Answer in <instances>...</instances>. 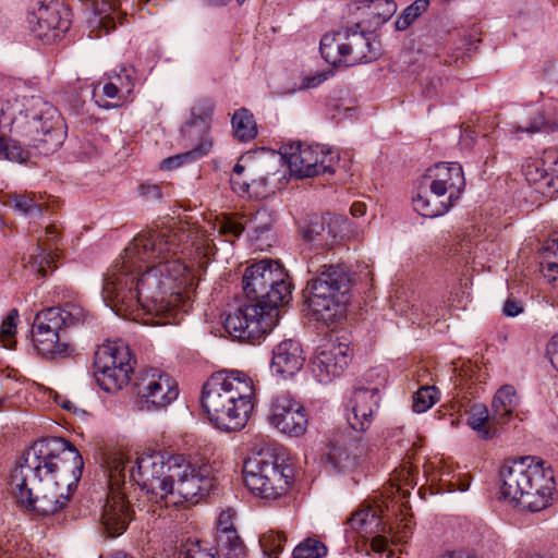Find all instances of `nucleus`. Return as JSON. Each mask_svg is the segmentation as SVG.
Returning <instances> with one entry per match:
<instances>
[{"mask_svg":"<svg viewBox=\"0 0 558 558\" xmlns=\"http://www.w3.org/2000/svg\"><path fill=\"white\" fill-rule=\"evenodd\" d=\"M66 324L63 316H35L32 341L39 355L48 360L70 356L73 348L60 340L59 331Z\"/></svg>","mask_w":558,"mask_h":558,"instance_id":"17","label":"nucleus"},{"mask_svg":"<svg viewBox=\"0 0 558 558\" xmlns=\"http://www.w3.org/2000/svg\"><path fill=\"white\" fill-rule=\"evenodd\" d=\"M274 223V216L267 208H260L245 219L244 223L231 218L221 219L217 229L225 241L233 242L244 230L252 241H264L269 239V233Z\"/></svg>","mask_w":558,"mask_h":558,"instance_id":"20","label":"nucleus"},{"mask_svg":"<svg viewBox=\"0 0 558 558\" xmlns=\"http://www.w3.org/2000/svg\"><path fill=\"white\" fill-rule=\"evenodd\" d=\"M543 465V461L530 456L505 463L500 470V499L519 506L532 482L544 480L539 475Z\"/></svg>","mask_w":558,"mask_h":558,"instance_id":"12","label":"nucleus"},{"mask_svg":"<svg viewBox=\"0 0 558 558\" xmlns=\"http://www.w3.org/2000/svg\"><path fill=\"white\" fill-rule=\"evenodd\" d=\"M332 446V456L335 459L339 461L349 460L352 458L355 460L359 457H362L366 453V446L362 442L360 438L357 441L354 439H343L341 442L331 441Z\"/></svg>","mask_w":558,"mask_h":558,"instance_id":"40","label":"nucleus"},{"mask_svg":"<svg viewBox=\"0 0 558 558\" xmlns=\"http://www.w3.org/2000/svg\"><path fill=\"white\" fill-rule=\"evenodd\" d=\"M466 422L468 425L476 430L484 439H489L495 434V432L492 430V426L496 424V422L492 420L484 404H474L468 412Z\"/></svg>","mask_w":558,"mask_h":558,"instance_id":"34","label":"nucleus"},{"mask_svg":"<svg viewBox=\"0 0 558 558\" xmlns=\"http://www.w3.org/2000/svg\"><path fill=\"white\" fill-rule=\"evenodd\" d=\"M243 478L255 496L275 500L288 492L292 469L277 456L258 453L244 461Z\"/></svg>","mask_w":558,"mask_h":558,"instance_id":"8","label":"nucleus"},{"mask_svg":"<svg viewBox=\"0 0 558 558\" xmlns=\"http://www.w3.org/2000/svg\"><path fill=\"white\" fill-rule=\"evenodd\" d=\"M352 356L353 350L348 343L325 338L311 359L312 373L320 384L331 383L345 372Z\"/></svg>","mask_w":558,"mask_h":558,"instance_id":"15","label":"nucleus"},{"mask_svg":"<svg viewBox=\"0 0 558 558\" xmlns=\"http://www.w3.org/2000/svg\"><path fill=\"white\" fill-rule=\"evenodd\" d=\"M9 205L21 215L37 218L40 217L44 207L43 204L36 199L35 194H13L9 198Z\"/></svg>","mask_w":558,"mask_h":558,"instance_id":"37","label":"nucleus"},{"mask_svg":"<svg viewBox=\"0 0 558 558\" xmlns=\"http://www.w3.org/2000/svg\"><path fill=\"white\" fill-rule=\"evenodd\" d=\"M217 546L225 558H244L246 547L236 532L217 534Z\"/></svg>","mask_w":558,"mask_h":558,"instance_id":"38","label":"nucleus"},{"mask_svg":"<svg viewBox=\"0 0 558 558\" xmlns=\"http://www.w3.org/2000/svg\"><path fill=\"white\" fill-rule=\"evenodd\" d=\"M235 511L227 509L220 512L217 520V534H230L236 532L233 526Z\"/></svg>","mask_w":558,"mask_h":558,"instance_id":"52","label":"nucleus"},{"mask_svg":"<svg viewBox=\"0 0 558 558\" xmlns=\"http://www.w3.org/2000/svg\"><path fill=\"white\" fill-rule=\"evenodd\" d=\"M58 233L59 230L54 225L48 226L45 230V240L40 239L38 242L40 253L29 260L31 269L41 277L48 275V268L54 263L56 255L52 253V248Z\"/></svg>","mask_w":558,"mask_h":558,"instance_id":"27","label":"nucleus"},{"mask_svg":"<svg viewBox=\"0 0 558 558\" xmlns=\"http://www.w3.org/2000/svg\"><path fill=\"white\" fill-rule=\"evenodd\" d=\"M417 17L418 13H416V8H411L409 5L396 21V28L398 31H403L408 28Z\"/></svg>","mask_w":558,"mask_h":558,"instance_id":"55","label":"nucleus"},{"mask_svg":"<svg viewBox=\"0 0 558 558\" xmlns=\"http://www.w3.org/2000/svg\"><path fill=\"white\" fill-rule=\"evenodd\" d=\"M102 95H98L97 87L94 88V97L96 104L104 109L118 108L126 101V96H123L116 82H108L102 86Z\"/></svg>","mask_w":558,"mask_h":558,"instance_id":"39","label":"nucleus"},{"mask_svg":"<svg viewBox=\"0 0 558 558\" xmlns=\"http://www.w3.org/2000/svg\"><path fill=\"white\" fill-rule=\"evenodd\" d=\"M287 542L284 533H275L272 531L265 533L260 538V546L265 556L278 558Z\"/></svg>","mask_w":558,"mask_h":558,"instance_id":"46","label":"nucleus"},{"mask_svg":"<svg viewBox=\"0 0 558 558\" xmlns=\"http://www.w3.org/2000/svg\"><path fill=\"white\" fill-rule=\"evenodd\" d=\"M268 422L281 434L298 438L305 435L308 416L299 400L289 393H281L270 402Z\"/></svg>","mask_w":558,"mask_h":558,"instance_id":"16","label":"nucleus"},{"mask_svg":"<svg viewBox=\"0 0 558 558\" xmlns=\"http://www.w3.org/2000/svg\"><path fill=\"white\" fill-rule=\"evenodd\" d=\"M336 316H328L327 318H320V316H311L308 326L313 327L317 333H328L333 330L336 324Z\"/></svg>","mask_w":558,"mask_h":558,"instance_id":"54","label":"nucleus"},{"mask_svg":"<svg viewBox=\"0 0 558 558\" xmlns=\"http://www.w3.org/2000/svg\"><path fill=\"white\" fill-rule=\"evenodd\" d=\"M544 162L550 163L549 179L547 180L548 192L553 194H558V151H545Z\"/></svg>","mask_w":558,"mask_h":558,"instance_id":"48","label":"nucleus"},{"mask_svg":"<svg viewBox=\"0 0 558 558\" xmlns=\"http://www.w3.org/2000/svg\"><path fill=\"white\" fill-rule=\"evenodd\" d=\"M29 153L17 142L8 140L0 135V159L13 162H25Z\"/></svg>","mask_w":558,"mask_h":558,"instance_id":"43","label":"nucleus"},{"mask_svg":"<svg viewBox=\"0 0 558 558\" xmlns=\"http://www.w3.org/2000/svg\"><path fill=\"white\" fill-rule=\"evenodd\" d=\"M231 184L238 193L247 194L248 196H260L264 194L262 189L267 185V178L265 174L259 173L256 166H254L253 169H248V173L245 174L243 180L233 178Z\"/></svg>","mask_w":558,"mask_h":558,"instance_id":"32","label":"nucleus"},{"mask_svg":"<svg viewBox=\"0 0 558 558\" xmlns=\"http://www.w3.org/2000/svg\"><path fill=\"white\" fill-rule=\"evenodd\" d=\"M378 507L367 506L355 511L348 520L350 527L356 532L372 533V527H378L381 524V518Z\"/></svg>","mask_w":558,"mask_h":558,"instance_id":"33","label":"nucleus"},{"mask_svg":"<svg viewBox=\"0 0 558 558\" xmlns=\"http://www.w3.org/2000/svg\"><path fill=\"white\" fill-rule=\"evenodd\" d=\"M2 116L11 120L12 130L29 138L46 155L53 153L62 143L57 131L59 112L40 96L15 99L2 109Z\"/></svg>","mask_w":558,"mask_h":558,"instance_id":"5","label":"nucleus"},{"mask_svg":"<svg viewBox=\"0 0 558 558\" xmlns=\"http://www.w3.org/2000/svg\"><path fill=\"white\" fill-rule=\"evenodd\" d=\"M539 475H542L544 480L533 481L531 489L524 493L519 505L523 509L532 512L542 511L549 507L556 488L554 472L550 468L543 465L539 470Z\"/></svg>","mask_w":558,"mask_h":558,"instance_id":"25","label":"nucleus"},{"mask_svg":"<svg viewBox=\"0 0 558 558\" xmlns=\"http://www.w3.org/2000/svg\"><path fill=\"white\" fill-rule=\"evenodd\" d=\"M325 228L323 223H314L306 230V238L310 241H314L316 236H319L322 234V231H324Z\"/></svg>","mask_w":558,"mask_h":558,"instance_id":"63","label":"nucleus"},{"mask_svg":"<svg viewBox=\"0 0 558 558\" xmlns=\"http://www.w3.org/2000/svg\"><path fill=\"white\" fill-rule=\"evenodd\" d=\"M234 136L241 142H248L257 135V126L252 113L245 108L234 112L232 117Z\"/></svg>","mask_w":558,"mask_h":558,"instance_id":"36","label":"nucleus"},{"mask_svg":"<svg viewBox=\"0 0 558 558\" xmlns=\"http://www.w3.org/2000/svg\"><path fill=\"white\" fill-rule=\"evenodd\" d=\"M424 184L427 189L413 198L414 209L423 217L442 216L456 204L465 187L462 167L458 162H439L427 169Z\"/></svg>","mask_w":558,"mask_h":558,"instance_id":"6","label":"nucleus"},{"mask_svg":"<svg viewBox=\"0 0 558 558\" xmlns=\"http://www.w3.org/2000/svg\"><path fill=\"white\" fill-rule=\"evenodd\" d=\"M167 470L170 485L167 486L166 498L171 497L174 505L196 502V498L207 494L213 486L211 466L192 463L182 454L169 457Z\"/></svg>","mask_w":558,"mask_h":558,"instance_id":"9","label":"nucleus"},{"mask_svg":"<svg viewBox=\"0 0 558 558\" xmlns=\"http://www.w3.org/2000/svg\"><path fill=\"white\" fill-rule=\"evenodd\" d=\"M327 555V547L316 538L302 541L293 550V558H322Z\"/></svg>","mask_w":558,"mask_h":558,"instance_id":"44","label":"nucleus"},{"mask_svg":"<svg viewBox=\"0 0 558 558\" xmlns=\"http://www.w3.org/2000/svg\"><path fill=\"white\" fill-rule=\"evenodd\" d=\"M213 148V138L208 135H205L201 138V142L192 149L163 159L161 162V168L166 170H172L180 167L183 163L195 161L206 155Z\"/></svg>","mask_w":558,"mask_h":558,"instance_id":"31","label":"nucleus"},{"mask_svg":"<svg viewBox=\"0 0 558 558\" xmlns=\"http://www.w3.org/2000/svg\"><path fill=\"white\" fill-rule=\"evenodd\" d=\"M282 266L272 259H263L246 267L242 288L244 301L236 314H270L291 300V284Z\"/></svg>","mask_w":558,"mask_h":558,"instance_id":"4","label":"nucleus"},{"mask_svg":"<svg viewBox=\"0 0 558 558\" xmlns=\"http://www.w3.org/2000/svg\"><path fill=\"white\" fill-rule=\"evenodd\" d=\"M411 534L410 527L405 524L403 525L402 530H398L395 532L391 536L392 543H400L404 542Z\"/></svg>","mask_w":558,"mask_h":558,"instance_id":"62","label":"nucleus"},{"mask_svg":"<svg viewBox=\"0 0 558 558\" xmlns=\"http://www.w3.org/2000/svg\"><path fill=\"white\" fill-rule=\"evenodd\" d=\"M84 461L63 438L35 441L11 471L9 489L19 507L47 517L61 511L81 478Z\"/></svg>","mask_w":558,"mask_h":558,"instance_id":"2","label":"nucleus"},{"mask_svg":"<svg viewBox=\"0 0 558 558\" xmlns=\"http://www.w3.org/2000/svg\"><path fill=\"white\" fill-rule=\"evenodd\" d=\"M17 316H7L0 327V342L5 349H13L16 344V322Z\"/></svg>","mask_w":558,"mask_h":558,"instance_id":"47","label":"nucleus"},{"mask_svg":"<svg viewBox=\"0 0 558 558\" xmlns=\"http://www.w3.org/2000/svg\"><path fill=\"white\" fill-rule=\"evenodd\" d=\"M32 29L36 37L47 43L56 41L69 31L71 26L70 11L58 1L45 3L37 1L29 17Z\"/></svg>","mask_w":558,"mask_h":558,"instance_id":"18","label":"nucleus"},{"mask_svg":"<svg viewBox=\"0 0 558 558\" xmlns=\"http://www.w3.org/2000/svg\"><path fill=\"white\" fill-rule=\"evenodd\" d=\"M547 353L551 365L558 371V332L555 333L547 344Z\"/></svg>","mask_w":558,"mask_h":558,"instance_id":"57","label":"nucleus"},{"mask_svg":"<svg viewBox=\"0 0 558 558\" xmlns=\"http://www.w3.org/2000/svg\"><path fill=\"white\" fill-rule=\"evenodd\" d=\"M162 189L159 184L143 183L138 186V194L146 202H156L163 197Z\"/></svg>","mask_w":558,"mask_h":558,"instance_id":"53","label":"nucleus"},{"mask_svg":"<svg viewBox=\"0 0 558 558\" xmlns=\"http://www.w3.org/2000/svg\"><path fill=\"white\" fill-rule=\"evenodd\" d=\"M304 362L301 344L295 340L287 339L274 348L270 367L275 374L286 379L295 375Z\"/></svg>","mask_w":558,"mask_h":558,"instance_id":"24","label":"nucleus"},{"mask_svg":"<svg viewBox=\"0 0 558 558\" xmlns=\"http://www.w3.org/2000/svg\"><path fill=\"white\" fill-rule=\"evenodd\" d=\"M129 458L121 451L113 452L108 463L109 495L101 512V525L107 537H117L128 527L132 511L121 486L125 481V464Z\"/></svg>","mask_w":558,"mask_h":558,"instance_id":"10","label":"nucleus"},{"mask_svg":"<svg viewBox=\"0 0 558 558\" xmlns=\"http://www.w3.org/2000/svg\"><path fill=\"white\" fill-rule=\"evenodd\" d=\"M549 128V121L545 114L537 110L529 119L520 123L509 125V134L515 140H522L524 136L532 137L537 133L546 132Z\"/></svg>","mask_w":558,"mask_h":558,"instance_id":"30","label":"nucleus"},{"mask_svg":"<svg viewBox=\"0 0 558 558\" xmlns=\"http://www.w3.org/2000/svg\"><path fill=\"white\" fill-rule=\"evenodd\" d=\"M439 400V390L435 386H423L413 396V410L426 412Z\"/></svg>","mask_w":558,"mask_h":558,"instance_id":"42","label":"nucleus"},{"mask_svg":"<svg viewBox=\"0 0 558 558\" xmlns=\"http://www.w3.org/2000/svg\"><path fill=\"white\" fill-rule=\"evenodd\" d=\"M436 558H478V557L475 555L474 556L468 555L462 551H447V553H444V554L437 556Z\"/></svg>","mask_w":558,"mask_h":558,"instance_id":"64","label":"nucleus"},{"mask_svg":"<svg viewBox=\"0 0 558 558\" xmlns=\"http://www.w3.org/2000/svg\"><path fill=\"white\" fill-rule=\"evenodd\" d=\"M524 173L529 182L547 186V180L549 179V169H541L539 163L537 161L527 163Z\"/></svg>","mask_w":558,"mask_h":558,"instance_id":"50","label":"nucleus"},{"mask_svg":"<svg viewBox=\"0 0 558 558\" xmlns=\"http://www.w3.org/2000/svg\"><path fill=\"white\" fill-rule=\"evenodd\" d=\"M135 389L141 408L148 411L165 409L179 396L177 381L157 368L142 372Z\"/></svg>","mask_w":558,"mask_h":558,"instance_id":"14","label":"nucleus"},{"mask_svg":"<svg viewBox=\"0 0 558 558\" xmlns=\"http://www.w3.org/2000/svg\"><path fill=\"white\" fill-rule=\"evenodd\" d=\"M95 368L133 367V357L128 344L123 341H108L95 353Z\"/></svg>","mask_w":558,"mask_h":558,"instance_id":"26","label":"nucleus"},{"mask_svg":"<svg viewBox=\"0 0 558 558\" xmlns=\"http://www.w3.org/2000/svg\"><path fill=\"white\" fill-rule=\"evenodd\" d=\"M325 80H326V74L325 73H318V74H316L314 76L306 77L304 80V82H303V86L305 88L316 87L317 85L323 83Z\"/></svg>","mask_w":558,"mask_h":558,"instance_id":"61","label":"nucleus"},{"mask_svg":"<svg viewBox=\"0 0 558 558\" xmlns=\"http://www.w3.org/2000/svg\"><path fill=\"white\" fill-rule=\"evenodd\" d=\"M278 318L279 316H226L222 326L232 339L255 342L277 326Z\"/></svg>","mask_w":558,"mask_h":558,"instance_id":"21","label":"nucleus"},{"mask_svg":"<svg viewBox=\"0 0 558 558\" xmlns=\"http://www.w3.org/2000/svg\"><path fill=\"white\" fill-rule=\"evenodd\" d=\"M522 312H523L522 305L515 299H512V298H509L506 301V303L504 305V310H502V314H506V315L521 314Z\"/></svg>","mask_w":558,"mask_h":558,"instance_id":"58","label":"nucleus"},{"mask_svg":"<svg viewBox=\"0 0 558 558\" xmlns=\"http://www.w3.org/2000/svg\"><path fill=\"white\" fill-rule=\"evenodd\" d=\"M341 28L329 33L320 39L319 50L326 62L338 65L352 66L376 60L380 52L374 41L373 33L355 27Z\"/></svg>","mask_w":558,"mask_h":558,"instance_id":"7","label":"nucleus"},{"mask_svg":"<svg viewBox=\"0 0 558 558\" xmlns=\"http://www.w3.org/2000/svg\"><path fill=\"white\" fill-rule=\"evenodd\" d=\"M284 156L291 174L299 179L332 174L340 159L338 151L322 145L299 144L294 151L286 153Z\"/></svg>","mask_w":558,"mask_h":558,"instance_id":"13","label":"nucleus"},{"mask_svg":"<svg viewBox=\"0 0 558 558\" xmlns=\"http://www.w3.org/2000/svg\"><path fill=\"white\" fill-rule=\"evenodd\" d=\"M58 311V314H76L84 311V305L81 299L73 293L64 294L57 306L46 307L38 311L36 314H44L45 312Z\"/></svg>","mask_w":558,"mask_h":558,"instance_id":"45","label":"nucleus"},{"mask_svg":"<svg viewBox=\"0 0 558 558\" xmlns=\"http://www.w3.org/2000/svg\"><path fill=\"white\" fill-rule=\"evenodd\" d=\"M388 374L383 367H375L368 369L363 377L359 380L355 388L363 390L374 389V395L379 396L381 389L385 388L387 383Z\"/></svg>","mask_w":558,"mask_h":558,"instance_id":"41","label":"nucleus"},{"mask_svg":"<svg viewBox=\"0 0 558 558\" xmlns=\"http://www.w3.org/2000/svg\"><path fill=\"white\" fill-rule=\"evenodd\" d=\"M351 283L345 267L340 265H324L319 276L307 282L303 290L304 304L310 314H323L326 311L338 312L339 296L345 298Z\"/></svg>","mask_w":558,"mask_h":558,"instance_id":"11","label":"nucleus"},{"mask_svg":"<svg viewBox=\"0 0 558 558\" xmlns=\"http://www.w3.org/2000/svg\"><path fill=\"white\" fill-rule=\"evenodd\" d=\"M255 163L251 161L250 157L242 156L233 167V174L231 180L233 178L243 180L245 174L248 173V169H253Z\"/></svg>","mask_w":558,"mask_h":558,"instance_id":"56","label":"nucleus"},{"mask_svg":"<svg viewBox=\"0 0 558 558\" xmlns=\"http://www.w3.org/2000/svg\"><path fill=\"white\" fill-rule=\"evenodd\" d=\"M215 105L210 99H201L193 107L191 111V121L185 125V132L191 133L192 130L196 126H199V130L205 131V135H208V122L211 119L214 113Z\"/></svg>","mask_w":558,"mask_h":558,"instance_id":"35","label":"nucleus"},{"mask_svg":"<svg viewBox=\"0 0 558 558\" xmlns=\"http://www.w3.org/2000/svg\"><path fill=\"white\" fill-rule=\"evenodd\" d=\"M145 316H134L133 317V322L136 323V324H141L143 326H150V327H155V326H163V325H167L168 322L167 320H162L161 318H163L165 316H158L159 319H154V316L151 318H147L145 319L144 318Z\"/></svg>","mask_w":558,"mask_h":558,"instance_id":"59","label":"nucleus"},{"mask_svg":"<svg viewBox=\"0 0 558 558\" xmlns=\"http://www.w3.org/2000/svg\"><path fill=\"white\" fill-rule=\"evenodd\" d=\"M133 367L95 368V377L99 387L107 392H116L129 384Z\"/></svg>","mask_w":558,"mask_h":558,"instance_id":"29","label":"nucleus"},{"mask_svg":"<svg viewBox=\"0 0 558 558\" xmlns=\"http://www.w3.org/2000/svg\"><path fill=\"white\" fill-rule=\"evenodd\" d=\"M179 558H219L217 556V553L213 551V548L207 549L203 548L201 544L192 543L190 545H186L183 549L179 553Z\"/></svg>","mask_w":558,"mask_h":558,"instance_id":"51","label":"nucleus"},{"mask_svg":"<svg viewBox=\"0 0 558 558\" xmlns=\"http://www.w3.org/2000/svg\"><path fill=\"white\" fill-rule=\"evenodd\" d=\"M397 11V4L392 0H354L347 7L350 22H355V27H377L387 22Z\"/></svg>","mask_w":558,"mask_h":558,"instance_id":"22","label":"nucleus"},{"mask_svg":"<svg viewBox=\"0 0 558 558\" xmlns=\"http://www.w3.org/2000/svg\"><path fill=\"white\" fill-rule=\"evenodd\" d=\"M184 234L173 227L150 229L134 238L124 250L122 262L106 275L102 300L114 314H126L129 305L142 299L158 302L167 293L179 296L181 288H190L194 275L178 256Z\"/></svg>","mask_w":558,"mask_h":558,"instance_id":"1","label":"nucleus"},{"mask_svg":"<svg viewBox=\"0 0 558 558\" xmlns=\"http://www.w3.org/2000/svg\"><path fill=\"white\" fill-rule=\"evenodd\" d=\"M371 547L376 553H384L388 548V538L384 535H376L372 538Z\"/></svg>","mask_w":558,"mask_h":558,"instance_id":"60","label":"nucleus"},{"mask_svg":"<svg viewBox=\"0 0 558 558\" xmlns=\"http://www.w3.org/2000/svg\"><path fill=\"white\" fill-rule=\"evenodd\" d=\"M116 80L118 88L120 89L123 96H126V99L129 100L135 86L134 70L131 68H122L121 72L117 75Z\"/></svg>","mask_w":558,"mask_h":558,"instance_id":"49","label":"nucleus"},{"mask_svg":"<svg viewBox=\"0 0 558 558\" xmlns=\"http://www.w3.org/2000/svg\"><path fill=\"white\" fill-rule=\"evenodd\" d=\"M519 404V397L512 386L506 385L499 388L492 402V420L496 424H505L512 416Z\"/></svg>","mask_w":558,"mask_h":558,"instance_id":"28","label":"nucleus"},{"mask_svg":"<svg viewBox=\"0 0 558 558\" xmlns=\"http://www.w3.org/2000/svg\"><path fill=\"white\" fill-rule=\"evenodd\" d=\"M255 401L253 379L238 371L213 374L203 386L201 399L209 421L225 432H239L244 428Z\"/></svg>","mask_w":558,"mask_h":558,"instance_id":"3","label":"nucleus"},{"mask_svg":"<svg viewBox=\"0 0 558 558\" xmlns=\"http://www.w3.org/2000/svg\"><path fill=\"white\" fill-rule=\"evenodd\" d=\"M380 397L375 396L372 390H363L354 387L350 399L351 415L348 422L355 432H366L374 420V415L379 408Z\"/></svg>","mask_w":558,"mask_h":558,"instance_id":"23","label":"nucleus"},{"mask_svg":"<svg viewBox=\"0 0 558 558\" xmlns=\"http://www.w3.org/2000/svg\"><path fill=\"white\" fill-rule=\"evenodd\" d=\"M168 460L165 461L159 452L145 453L136 458L135 466L130 470L133 480L148 494L156 498H166L167 486L170 485L169 472L165 473Z\"/></svg>","mask_w":558,"mask_h":558,"instance_id":"19","label":"nucleus"}]
</instances>
